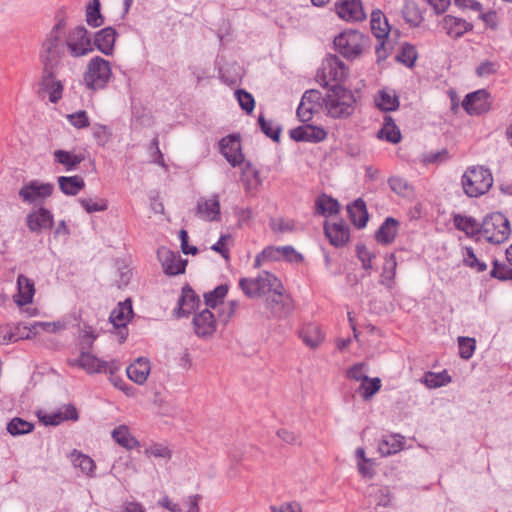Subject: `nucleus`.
<instances>
[{"label": "nucleus", "instance_id": "obj_1", "mask_svg": "<svg viewBox=\"0 0 512 512\" xmlns=\"http://www.w3.org/2000/svg\"><path fill=\"white\" fill-rule=\"evenodd\" d=\"M327 114L332 118H348L355 111L356 98L351 90L334 84L324 98Z\"/></svg>", "mask_w": 512, "mask_h": 512}, {"label": "nucleus", "instance_id": "obj_2", "mask_svg": "<svg viewBox=\"0 0 512 512\" xmlns=\"http://www.w3.org/2000/svg\"><path fill=\"white\" fill-rule=\"evenodd\" d=\"M65 26L64 19L52 27L50 32L46 35L42 44L41 59L43 65H59L61 58L65 55L67 46L65 43Z\"/></svg>", "mask_w": 512, "mask_h": 512}, {"label": "nucleus", "instance_id": "obj_3", "mask_svg": "<svg viewBox=\"0 0 512 512\" xmlns=\"http://www.w3.org/2000/svg\"><path fill=\"white\" fill-rule=\"evenodd\" d=\"M464 193L468 197H479L489 191L493 185V176L488 168L483 166L469 167L461 178Z\"/></svg>", "mask_w": 512, "mask_h": 512}, {"label": "nucleus", "instance_id": "obj_4", "mask_svg": "<svg viewBox=\"0 0 512 512\" xmlns=\"http://www.w3.org/2000/svg\"><path fill=\"white\" fill-rule=\"evenodd\" d=\"M510 223L500 212L487 215L481 224L480 234L492 244L504 243L510 235Z\"/></svg>", "mask_w": 512, "mask_h": 512}, {"label": "nucleus", "instance_id": "obj_5", "mask_svg": "<svg viewBox=\"0 0 512 512\" xmlns=\"http://www.w3.org/2000/svg\"><path fill=\"white\" fill-rule=\"evenodd\" d=\"M239 287L249 298L266 296L271 289L280 287V280L268 271L261 272L255 278H241Z\"/></svg>", "mask_w": 512, "mask_h": 512}, {"label": "nucleus", "instance_id": "obj_6", "mask_svg": "<svg viewBox=\"0 0 512 512\" xmlns=\"http://www.w3.org/2000/svg\"><path fill=\"white\" fill-rule=\"evenodd\" d=\"M367 38L357 30H346L334 38L335 49L346 59H355L362 53Z\"/></svg>", "mask_w": 512, "mask_h": 512}, {"label": "nucleus", "instance_id": "obj_7", "mask_svg": "<svg viewBox=\"0 0 512 512\" xmlns=\"http://www.w3.org/2000/svg\"><path fill=\"white\" fill-rule=\"evenodd\" d=\"M112 72L109 61L101 58H92L84 74V82L91 90L103 89L111 78Z\"/></svg>", "mask_w": 512, "mask_h": 512}, {"label": "nucleus", "instance_id": "obj_8", "mask_svg": "<svg viewBox=\"0 0 512 512\" xmlns=\"http://www.w3.org/2000/svg\"><path fill=\"white\" fill-rule=\"evenodd\" d=\"M67 51L72 57H81L93 51L92 40L84 26L69 30L65 37Z\"/></svg>", "mask_w": 512, "mask_h": 512}, {"label": "nucleus", "instance_id": "obj_9", "mask_svg": "<svg viewBox=\"0 0 512 512\" xmlns=\"http://www.w3.org/2000/svg\"><path fill=\"white\" fill-rule=\"evenodd\" d=\"M283 290V285L280 282L279 288L271 289V292L266 295L265 306L273 317H286L293 309L292 299L285 296Z\"/></svg>", "mask_w": 512, "mask_h": 512}, {"label": "nucleus", "instance_id": "obj_10", "mask_svg": "<svg viewBox=\"0 0 512 512\" xmlns=\"http://www.w3.org/2000/svg\"><path fill=\"white\" fill-rule=\"evenodd\" d=\"M59 65H43L41 86L49 94L51 103H57L62 98L63 84L58 79L57 68Z\"/></svg>", "mask_w": 512, "mask_h": 512}, {"label": "nucleus", "instance_id": "obj_11", "mask_svg": "<svg viewBox=\"0 0 512 512\" xmlns=\"http://www.w3.org/2000/svg\"><path fill=\"white\" fill-rule=\"evenodd\" d=\"M53 189L54 186L50 183H41L37 180H32L24 184L18 194L24 203L34 204L49 197Z\"/></svg>", "mask_w": 512, "mask_h": 512}, {"label": "nucleus", "instance_id": "obj_12", "mask_svg": "<svg viewBox=\"0 0 512 512\" xmlns=\"http://www.w3.org/2000/svg\"><path fill=\"white\" fill-rule=\"evenodd\" d=\"M462 107L469 115H481L491 108L490 94L485 89H480L465 96Z\"/></svg>", "mask_w": 512, "mask_h": 512}, {"label": "nucleus", "instance_id": "obj_13", "mask_svg": "<svg viewBox=\"0 0 512 512\" xmlns=\"http://www.w3.org/2000/svg\"><path fill=\"white\" fill-rule=\"evenodd\" d=\"M219 147L220 152L233 167L240 165L244 161L239 136L228 135L222 138L219 142Z\"/></svg>", "mask_w": 512, "mask_h": 512}, {"label": "nucleus", "instance_id": "obj_14", "mask_svg": "<svg viewBox=\"0 0 512 512\" xmlns=\"http://www.w3.org/2000/svg\"><path fill=\"white\" fill-rule=\"evenodd\" d=\"M87 349H81V368L87 373H101L107 372V370L113 374L114 371L118 370V364L115 361L107 362L102 361L86 351Z\"/></svg>", "mask_w": 512, "mask_h": 512}, {"label": "nucleus", "instance_id": "obj_15", "mask_svg": "<svg viewBox=\"0 0 512 512\" xmlns=\"http://www.w3.org/2000/svg\"><path fill=\"white\" fill-rule=\"evenodd\" d=\"M158 258L166 274L178 275L184 273L187 260L182 259L179 253L167 249H160L158 250Z\"/></svg>", "mask_w": 512, "mask_h": 512}, {"label": "nucleus", "instance_id": "obj_16", "mask_svg": "<svg viewBox=\"0 0 512 512\" xmlns=\"http://www.w3.org/2000/svg\"><path fill=\"white\" fill-rule=\"evenodd\" d=\"M194 332L198 337L212 336L216 330V320L213 313L205 308L194 315L192 320Z\"/></svg>", "mask_w": 512, "mask_h": 512}, {"label": "nucleus", "instance_id": "obj_17", "mask_svg": "<svg viewBox=\"0 0 512 512\" xmlns=\"http://www.w3.org/2000/svg\"><path fill=\"white\" fill-rule=\"evenodd\" d=\"M54 224L52 213L41 207L26 216V225L33 233H40L43 229H50Z\"/></svg>", "mask_w": 512, "mask_h": 512}, {"label": "nucleus", "instance_id": "obj_18", "mask_svg": "<svg viewBox=\"0 0 512 512\" xmlns=\"http://www.w3.org/2000/svg\"><path fill=\"white\" fill-rule=\"evenodd\" d=\"M289 134L290 137L297 142L312 143L320 142L327 136V133L323 128L308 124L291 129Z\"/></svg>", "mask_w": 512, "mask_h": 512}, {"label": "nucleus", "instance_id": "obj_19", "mask_svg": "<svg viewBox=\"0 0 512 512\" xmlns=\"http://www.w3.org/2000/svg\"><path fill=\"white\" fill-rule=\"evenodd\" d=\"M336 13L346 21H361L366 17L360 0H343L336 5Z\"/></svg>", "mask_w": 512, "mask_h": 512}, {"label": "nucleus", "instance_id": "obj_20", "mask_svg": "<svg viewBox=\"0 0 512 512\" xmlns=\"http://www.w3.org/2000/svg\"><path fill=\"white\" fill-rule=\"evenodd\" d=\"M323 74L325 78H329L335 82H341L346 79L348 69L336 55H330L323 63Z\"/></svg>", "mask_w": 512, "mask_h": 512}, {"label": "nucleus", "instance_id": "obj_21", "mask_svg": "<svg viewBox=\"0 0 512 512\" xmlns=\"http://www.w3.org/2000/svg\"><path fill=\"white\" fill-rule=\"evenodd\" d=\"M196 215L207 221H218L220 218V202L218 196L213 195L210 199H199Z\"/></svg>", "mask_w": 512, "mask_h": 512}, {"label": "nucleus", "instance_id": "obj_22", "mask_svg": "<svg viewBox=\"0 0 512 512\" xmlns=\"http://www.w3.org/2000/svg\"><path fill=\"white\" fill-rule=\"evenodd\" d=\"M324 231L330 243L335 247L345 245L350 237L349 228L343 221L333 224L325 223Z\"/></svg>", "mask_w": 512, "mask_h": 512}, {"label": "nucleus", "instance_id": "obj_23", "mask_svg": "<svg viewBox=\"0 0 512 512\" xmlns=\"http://www.w3.org/2000/svg\"><path fill=\"white\" fill-rule=\"evenodd\" d=\"M117 32L113 27H105L95 33L92 46L94 45L105 55H111L114 50V43Z\"/></svg>", "mask_w": 512, "mask_h": 512}, {"label": "nucleus", "instance_id": "obj_24", "mask_svg": "<svg viewBox=\"0 0 512 512\" xmlns=\"http://www.w3.org/2000/svg\"><path fill=\"white\" fill-rule=\"evenodd\" d=\"M442 26L446 33L453 38H460L473 28V25L466 20L451 15H446L443 18Z\"/></svg>", "mask_w": 512, "mask_h": 512}, {"label": "nucleus", "instance_id": "obj_25", "mask_svg": "<svg viewBox=\"0 0 512 512\" xmlns=\"http://www.w3.org/2000/svg\"><path fill=\"white\" fill-rule=\"evenodd\" d=\"M150 362L147 358L139 357L127 369V376L136 384H143L150 373Z\"/></svg>", "mask_w": 512, "mask_h": 512}, {"label": "nucleus", "instance_id": "obj_26", "mask_svg": "<svg viewBox=\"0 0 512 512\" xmlns=\"http://www.w3.org/2000/svg\"><path fill=\"white\" fill-rule=\"evenodd\" d=\"M17 288L18 293L14 296L15 302L19 306L31 303L35 294L34 282L21 274L17 278Z\"/></svg>", "mask_w": 512, "mask_h": 512}, {"label": "nucleus", "instance_id": "obj_27", "mask_svg": "<svg viewBox=\"0 0 512 512\" xmlns=\"http://www.w3.org/2000/svg\"><path fill=\"white\" fill-rule=\"evenodd\" d=\"M199 304L200 300L194 291L189 286L183 287L182 295L178 300V317L186 316L194 312Z\"/></svg>", "mask_w": 512, "mask_h": 512}, {"label": "nucleus", "instance_id": "obj_28", "mask_svg": "<svg viewBox=\"0 0 512 512\" xmlns=\"http://www.w3.org/2000/svg\"><path fill=\"white\" fill-rule=\"evenodd\" d=\"M398 226L399 222L395 218H386L375 234L376 240L384 245L392 243L397 235Z\"/></svg>", "mask_w": 512, "mask_h": 512}, {"label": "nucleus", "instance_id": "obj_29", "mask_svg": "<svg viewBox=\"0 0 512 512\" xmlns=\"http://www.w3.org/2000/svg\"><path fill=\"white\" fill-rule=\"evenodd\" d=\"M347 212L351 222L358 228H364L369 219L366 204L362 199L355 200L347 206Z\"/></svg>", "mask_w": 512, "mask_h": 512}, {"label": "nucleus", "instance_id": "obj_30", "mask_svg": "<svg viewBox=\"0 0 512 512\" xmlns=\"http://www.w3.org/2000/svg\"><path fill=\"white\" fill-rule=\"evenodd\" d=\"M70 460L75 468H79L88 477H94L96 464L91 457L74 449L70 454Z\"/></svg>", "mask_w": 512, "mask_h": 512}, {"label": "nucleus", "instance_id": "obj_31", "mask_svg": "<svg viewBox=\"0 0 512 512\" xmlns=\"http://www.w3.org/2000/svg\"><path fill=\"white\" fill-rule=\"evenodd\" d=\"M54 161L63 165L66 171H73L77 166L84 161L82 154H75L70 151L58 149L53 152Z\"/></svg>", "mask_w": 512, "mask_h": 512}, {"label": "nucleus", "instance_id": "obj_32", "mask_svg": "<svg viewBox=\"0 0 512 512\" xmlns=\"http://www.w3.org/2000/svg\"><path fill=\"white\" fill-rule=\"evenodd\" d=\"M133 314L132 302L127 299L118 304L111 312L110 321L117 328L125 327L129 317Z\"/></svg>", "mask_w": 512, "mask_h": 512}, {"label": "nucleus", "instance_id": "obj_33", "mask_svg": "<svg viewBox=\"0 0 512 512\" xmlns=\"http://www.w3.org/2000/svg\"><path fill=\"white\" fill-rule=\"evenodd\" d=\"M58 184L64 194L71 196L77 195L85 186L84 179L78 175L60 176L58 178Z\"/></svg>", "mask_w": 512, "mask_h": 512}, {"label": "nucleus", "instance_id": "obj_34", "mask_svg": "<svg viewBox=\"0 0 512 512\" xmlns=\"http://www.w3.org/2000/svg\"><path fill=\"white\" fill-rule=\"evenodd\" d=\"M453 223L458 230L463 231L467 236L480 234L481 225L471 216L455 214L453 216Z\"/></svg>", "mask_w": 512, "mask_h": 512}, {"label": "nucleus", "instance_id": "obj_35", "mask_svg": "<svg viewBox=\"0 0 512 512\" xmlns=\"http://www.w3.org/2000/svg\"><path fill=\"white\" fill-rule=\"evenodd\" d=\"M403 439L400 435L384 436L378 444L379 453L382 456H390L399 452L403 448Z\"/></svg>", "mask_w": 512, "mask_h": 512}, {"label": "nucleus", "instance_id": "obj_36", "mask_svg": "<svg viewBox=\"0 0 512 512\" xmlns=\"http://www.w3.org/2000/svg\"><path fill=\"white\" fill-rule=\"evenodd\" d=\"M371 30L378 39L388 37L390 26L381 10H374L371 13Z\"/></svg>", "mask_w": 512, "mask_h": 512}, {"label": "nucleus", "instance_id": "obj_37", "mask_svg": "<svg viewBox=\"0 0 512 512\" xmlns=\"http://www.w3.org/2000/svg\"><path fill=\"white\" fill-rule=\"evenodd\" d=\"M375 103L380 110L386 112L394 111L399 107V99L395 91H379Z\"/></svg>", "mask_w": 512, "mask_h": 512}, {"label": "nucleus", "instance_id": "obj_38", "mask_svg": "<svg viewBox=\"0 0 512 512\" xmlns=\"http://www.w3.org/2000/svg\"><path fill=\"white\" fill-rule=\"evenodd\" d=\"M397 261L395 254L386 255L380 283L391 289L396 276Z\"/></svg>", "mask_w": 512, "mask_h": 512}, {"label": "nucleus", "instance_id": "obj_39", "mask_svg": "<svg viewBox=\"0 0 512 512\" xmlns=\"http://www.w3.org/2000/svg\"><path fill=\"white\" fill-rule=\"evenodd\" d=\"M112 438L120 446L126 449H132L139 445V442L131 435L125 425H120L112 431Z\"/></svg>", "mask_w": 512, "mask_h": 512}, {"label": "nucleus", "instance_id": "obj_40", "mask_svg": "<svg viewBox=\"0 0 512 512\" xmlns=\"http://www.w3.org/2000/svg\"><path fill=\"white\" fill-rule=\"evenodd\" d=\"M316 209L320 215L328 216L337 214L340 210V204L331 196L320 195L316 200Z\"/></svg>", "mask_w": 512, "mask_h": 512}, {"label": "nucleus", "instance_id": "obj_41", "mask_svg": "<svg viewBox=\"0 0 512 512\" xmlns=\"http://www.w3.org/2000/svg\"><path fill=\"white\" fill-rule=\"evenodd\" d=\"M379 138H384L388 142L396 144L401 140V133L399 128L394 123V120L390 116L384 117L383 128L378 132Z\"/></svg>", "mask_w": 512, "mask_h": 512}, {"label": "nucleus", "instance_id": "obj_42", "mask_svg": "<svg viewBox=\"0 0 512 512\" xmlns=\"http://www.w3.org/2000/svg\"><path fill=\"white\" fill-rule=\"evenodd\" d=\"M300 337L310 348H316L322 341L323 335L316 325H308L300 331Z\"/></svg>", "mask_w": 512, "mask_h": 512}, {"label": "nucleus", "instance_id": "obj_43", "mask_svg": "<svg viewBox=\"0 0 512 512\" xmlns=\"http://www.w3.org/2000/svg\"><path fill=\"white\" fill-rule=\"evenodd\" d=\"M100 8V0H91L86 6V22L89 26L96 28L104 23Z\"/></svg>", "mask_w": 512, "mask_h": 512}, {"label": "nucleus", "instance_id": "obj_44", "mask_svg": "<svg viewBox=\"0 0 512 512\" xmlns=\"http://www.w3.org/2000/svg\"><path fill=\"white\" fill-rule=\"evenodd\" d=\"M6 429L12 436H21L31 433L34 429V424L20 417H14L7 423Z\"/></svg>", "mask_w": 512, "mask_h": 512}, {"label": "nucleus", "instance_id": "obj_45", "mask_svg": "<svg viewBox=\"0 0 512 512\" xmlns=\"http://www.w3.org/2000/svg\"><path fill=\"white\" fill-rule=\"evenodd\" d=\"M78 202L87 213L101 212L108 208V203L105 199L96 198H79Z\"/></svg>", "mask_w": 512, "mask_h": 512}, {"label": "nucleus", "instance_id": "obj_46", "mask_svg": "<svg viewBox=\"0 0 512 512\" xmlns=\"http://www.w3.org/2000/svg\"><path fill=\"white\" fill-rule=\"evenodd\" d=\"M389 186L393 192L400 196H409L413 192L410 183L402 177H391L388 180Z\"/></svg>", "mask_w": 512, "mask_h": 512}, {"label": "nucleus", "instance_id": "obj_47", "mask_svg": "<svg viewBox=\"0 0 512 512\" xmlns=\"http://www.w3.org/2000/svg\"><path fill=\"white\" fill-rule=\"evenodd\" d=\"M450 380V376H448L445 371L441 373L427 372L424 376L423 383L428 388H438L449 383Z\"/></svg>", "mask_w": 512, "mask_h": 512}, {"label": "nucleus", "instance_id": "obj_48", "mask_svg": "<svg viewBox=\"0 0 512 512\" xmlns=\"http://www.w3.org/2000/svg\"><path fill=\"white\" fill-rule=\"evenodd\" d=\"M381 388V380L376 378H369L368 381L362 382L359 387V393L364 400L370 399Z\"/></svg>", "mask_w": 512, "mask_h": 512}, {"label": "nucleus", "instance_id": "obj_49", "mask_svg": "<svg viewBox=\"0 0 512 512\" xmlns=\"http://www.w3.org/2000/svg\"><path fill=\"white\" fill-rule=\"evenodd\" d=\"M227 285H219L213 291L204 294L205 304L208 307L215 308L227 294Z\"/></svg>", "mask_w": 512, "mask_h": 512}, {"label": "nucleus", "instance_id": "obj_50", "mask_svg": "<svg viewBox=\"0 0 512 512\" xmlns=\"http://www.w3.org/2000/svg\"><path fill=\"white\" fill-rule=\"evenodd\" d=\"M258 123L262 132L275 142H279L281 134V126L277 125L273 127L272 122L267 121L263 115L258 117Z\"/></svg>", "mask_w": 512, "mask_h": 512}, {"label": "nucleus", "instance_id": "obj_51", "mask_svg": "<svg viewBox=\"0 0 512 512\" xmlns=\"http://www.w3.org/2000/svg\"><path fill=\"white\" fill-rule=\"evenodd\" d=\"M396 59L405 64L407 67H412L415 64L417 59V52L413 45L408 43L404 44L401 48L400 53L397 55Z\"/></svg>", "mask_w": 512, "mask_h": 512}, {"label": "nucleus", "instance_id": "obj_52", "mask_svg": "<svg viewBox=\"0 0 512 512\" xmlns=\"http://www.w3.org/2000/svg\"><path fill=\"white\" fill-rule=\"evenodd\" d=\"M144 454L147 457H155V458H161V459H165V460H169L172 456L171 450L168 447H166L162 444H159V443H155V444L148 446L145 449Z\"/></svg>", "mask_w": 512, "mask_h": 512}, {"label": "nucleus", "instance_id": "obj_53", "mask_svg": "<svg viewBox=\"0 0 512 512\" xmlns=\"http://www.w3.org/2000/svg\"><path fill=\"white\" fill-rule=\"evenodd\" d=\"M490 276L500 281L512 280V268L499 263L498 260L495 259L493 261V268L490 272Z\"/></svg>", "mask_w": 512, "mask_h": 512}, {"label": "nucleus", "instance_id": "obj_54", "mask_svg": "<svg viewBox=\"0 0 512 512\" xmlns=\"http://www.w3.org/2000/svg\"><path fill=\"white\" fill-rule=\"evenodd\" d=\"M458 345L460 357L465 360L470 359L475 350V340L469 337H459Z\"/></svg>", "mask_w": 512, "mask_h": 512}, {"label": "nucleus", "instance_id": "obj_55", "mask_svg": "<svg viewBox=\"0 0 512 512\" xmlns=\"http://www.w3.org/2000/svg\"><path fill=\"white\" fill-rule=\"evenodd\" d=\"M270 227L277 233H288L294 231L295 225L293 220L284 218H272L270 220Z\"/></svg>", "mask_w": 512, "mask_h": 512}, {"label": "nucleus", "instance_id": "obj_56", "mask_svg": "<svg viewBox=\"0 0 512 512\" xmlns=\"http://www.w3.org/2000/svg\"><path fill=\"white\" fill-rule=\"evenodd\" d=\"M464 264L477 272H483L487 269L486 263L480 261L472 248H466V254L464 256Z\"/></svg>", "mask_w": 512, "mask_h": 512}, {"label": "nucleus", "instance_id": "obj_57", "mask_svg": "<svg viewBox=\"0 0 512 512\" xmlns=\"http://www.w3.org/2000/svg\"><path fill=\"white\" fill-rule=\"evenodd\" d=\"M69 123L77 129L86 128L90 125L86 111L80 110L66 116Z\"/></svg>", "mask_w": 512, "mask_h": 512}, {"label": "nucleus", "instance_id": "obj_58", "mask_svg": "<svg viewBox=\"0 0 512 512\" xmlns=\"http://www.w3.org/2000/svg\"><path fill=\"white\" fill-rule=\"evenodd\" d=\"M356 253L358 259L362 263V267L365 270L372 269V260L375 259L376 255L372 252H370L365 245L358 244L356 246Z\"/></svg>", "mask_w": 512, "mask_h": 512}, {"label": "nucleus", "instance_id": "obj_59", "mask_svg": "<svg viewBox=\"0 0 512 512\" xmlns=\"http://www.w3.org/2000/svg\"><path fill=\"white\" fill-rule=\"evenodd\" d=\"M367 371H368L367 364L357 363V364H354L350 369H348L347 376L356 381L366 382L369 380V377L366 375Z\"/></svg>", "mask_w": 512, "mask_h": 512}, {"label": "nucleus", "instance_id": "obj_60", "mask_svg": "<svg viewBox=\"0 0 512 512\" xmlns=\"http://www.w3.org/2000/svg\"><path fill=\"white\" fill-rule=\"evenodd\" d=\"M240 107L247 113H251L255 106V101L252 95L244 90H237L235 92Z\"/></svg>", "mask_w": 512, "mask_h": 512}, {"label": "nucleus", "instance_id": "obj_61", "mask_svg": "<svg viewBox=\"0 0 512 512\" xmlns=\"http://www.w3.org/2000/svg\"><path fill=\"white\" fill-rule=\"evenodd\" d=\"M96 337L97 335L95 334L93 328L91 326L85 325L81 330V349L91 348Z\"/></svg>", "mask_w": 512, "mask_h": 512}, {"label": "nucleus", "instance_id": "obj_62", "mask_svg": "<svg viewBox=\"0 0 512 512\" xmlns=\"http://www.w3.org/2000/svg\"><path fill=\"white\" fill-rule=\"evenodd\" d=\"M314 108V105L307 104L305 101H301L297 108V116L299 120L303 123L310 121L312 119Z\"/></svg>", "mask_w": 512, "mask_h": 512}, {"label": "nucleus", "instance_id": "obj_63", "mask_svg": "<svg viewBox=\"0 0 512 512\" xmlns=\"http://www.w3.org/2000/svg\"><path fill=\"white\" fill-rule=\"evenodd\" d=\"M38 417L43 424L53 426L59 425L65 420V416H63L62 412L44 415L38 414Z\"/></svg>", "mask_w": 512, "mask_h": 512}, {"label": "nucleus", "instance_id": "obj_64", "mask_svg": "<svg viewBox=\"0 0 512 512\" xmlns=\"http://www.w3.org/2000/svg\"><path fill=\"white\" fill-rule=\"evenodd\" d=\"M272 512H302L301 506L296 502H287L279 507H271Z\"/></svg>", "mask_w": 512, "mask_h": 512}]
</instances>
